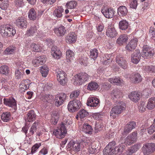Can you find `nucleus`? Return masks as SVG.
I'll use <instances>...</instances> for the list:
<instances>
[{
    "label": "nucleus",
    "mask_w": 155,
    "mask_h": 155,
    "mask_svg": "<svg viewBox=\"0 0 155 155\" xmlns=\"http://www.w3.org/2000/svg\"><path fill=\"white\" fill-rule=\"evenodd\" d=\"M111 95L114 97V99L117 101L116 99L120 98L122 95V93L118 89H115L113 90L111 93Z\"/></svg>",
    "instance_id": "e433bc0d"
},
{
    "label": "nucleus",
    "mask_w": 155,
    "mask_h": 155,
    "mask_svg": "<svg viewBox=\"0 0 155 155\" xmlns=\"http://www.w3.org/2000/svg\"><path fill=\"white\" fill-rule=\"evenodd\" d=\"M112 109L110 112L111 117L114 118L116 115L120 114L125 109V104L122 101H119Z\"/></svg>",
    "instance_id": "f03ea898"
},
{
    "label": "nucleus",
    "mask_w": 155,
    "mask_h": 155,
    "mask_svg": "<svg viewBox=\"0 0 155 155\" xmlns=\"http://www.w3.org/2000/svg\"><path fill=\"white\" fill-rule=\"evenodd\" d=\"M15 24L20 28H26L27 22L26 19L22 17H20L16 19Z\"/></svg>",
    "instance_id": "4468645a"
},
{
    "label": "nucleus",
    "mask_w": 155,
    "mask_h": 155,
    "mask_svg": "<svg viewBox=\"0 0 155 155\" xmlns=\"http://www.w3.org/2000/svg\"><path fill=\"white\" fill-rule=\"evenodd\" d=\"M77 4V2L75 1H72L68 2L66 5L68 8L73 9L76 6Z\"/></svg>",
    "instance_id": "3c124183"
},
{
    "label": "nucleus",
    "mask_w": 155,
    "mask_h": 155,
    "mask_svg": "<svg viewBox=\"0 0 155 155\" xmlns=\"http://www.w3.org/2000/svg\"><path fill=\"white\" fill-rule=\"evenodd\" d=\"M52 117L51 120L53 124H56L59 118V114L56 112H54L53 113Z\"/></svg>",
    "instance_id": "49530a36"
},
{
    "label": "nucleus",
    "mask_w": 155,
    "mask_h": 155,
    "mask_svg": "<svg viewBox=\"0 0 155 155\" xmlns=\"http://www.w3.org/2000/svg\"><path fill=\"white\" fill-rule=\"evenodd\" d=\"M38 122L37 121L35 122L31 127L29 129V133L28 134V136H31L33 135L37 130V126L38 125Z\"/></svg>",
    "instance_id": "c85d7f7f"
},
{
    "label": "nucleus",
    "mask_w": 155,
    "mask_h": 155,
    "mask_svg": "<svg viewBox=\"0 0 155 155\" xmlns=\"http://www.w3.org/2000/svg\"><path fill=\"white\" fill-rule=\"evenodd\" d=\"M76 39V36L74 32L69 34L66 37V41L67 43H71L75 42Z\"/></svg>",
    "instance_id": "393cba45"
},
{
    "label": "nucleus",
    "mask_w": 155,
    "mask_h": 155,
    "mask_svg": "<svg viewBox=\"0 0 155 155\" xmlns=\"http://www.w3.org/2000/svg\"><path fill=\"white\" fill-rule=\"evenodd\" d=\"M54 30L55 34L58 36H62L64 35L66 31L65 28L62 25L55 28Z\"/></svg>",
    "instance_id": "412c9836"
},
{
    "label": "nucleus",
    "mask_w": 155,
    "mask_h": 155,
    "mask_svg": "<svg viewBox=\"0 0 155 155\" xmlns=\"http://www.w3.org/2000/svg\"><path fill=\"white\" fill-rule=\"evenodd\" d=\"M27 81H24L22 82L19 85L20 91L21 92L25 91V90L28 89L29 87V84H26Z\"/></svg>",
    "instance_id": "4c0bfd02"
},
{
    "label": "nucleus",
    "mask_w": 155,
    "mask_h": 155,
    "mask_svg": "<svg viewBox=\"0 0 155 155\" xmlns=\"http://www.w3.org/2000/svg\"><path fill=\"white\" fill-rule=\"evenodd\" d=\"M37 29L35 26L31 27L27 31V34L28 36H32L36 33Z\"/></svg>",
    "instance_id": "09e8293b"
},
{
    "label": "nucleus",
    "mask_w": 155,
    "mask_h": 155,
    "mask_svg": "<svg viewBox=\"0 0 155 155\" xmlns=\"http://www.w3.org/2000/svg\"><path fill=\"white\" fill-rule=\"evenodd\" d=\"M36 115L33 110H31L29 111L27 114V117L25 119L27 122H31L33 121L35 119Z\"/></svg>",
    "instance_id": "bb28decb"
},
{
    "label": "nucleus",
    "mask_w": 155,
    "mask_h": 155,
    "mask_svg": "<svg viewBox=\"0 0 155 155\" xmlns=\"http://www.w3.org/2000/svg\"><path fill=\"white\" fill-rule=\"evenodd\" d=\"M136 126V124L135 122L131 121L128 123L124 127L122 135H127L135 128Z\"/></svg>",
    "instance_id": "f8f14e48"
},
{
    "label": "nucleus",
    "mask_w": 155,
    "mask_h": 155,
    "mask_svg": "<svg viewBox=\"0 0 155 155\" xmlns=\"http://www.w3.org/2000/svg\"><path fill=\"white\" fill-rule=\"evenodd\" d=\"M137 132L135 131L129 135L128 136H129V137H130V138H131L132 140H133L136 142L137 139Z\"/></svg>",
    "instance_id": "0e129e2a"
},
{
    "label": "nucleus",
    "mask_w": 155,
    "mask_h": 155,
    "mask_svg": "<svg viewBox=\"0 0 155 155\" xmlns=\"http://www.w3.org/2000/svg\"><path fill=\"white\" fill-rule=\"evenodd\" d=\"M155 132V126L153 124L148 128V133L151 134Z\"/></svg>",
    "instance_id": "774afa93"
},
{
    "label": "nucleus",
    "mask_w": 155,
    "mask_h": 155,
    "mask_svg": "<svg viewBox=\"0 0 155 155\" xmlns=\"http://www.w3.org/2000/svg\"><path fill=\"white\" fill-rule=\"evenodd\" d=\"M67 132L65 126L64 124H62L60 128H58L53 132V134L58 138L61 139L64 137Z\"/></svg>",
    "instance_id": "423d86ee"
},
{
    "label": "nucleus",
    "mask_w": 155,
    "mask_h": 155,
    "mask_svg": "<svg viewBox=\"0 0 155 155\" xmlns=\"http://www.w3.org/2000/svg\"><path fill=\"white\" fill-rule=\"evenodd\" d=\"M140 51L139 50H137L131 55V61L135 64H137L140 60L141 58Z\"/></svg>",
    "instance_id": "f3484780"
},
{
    "label": "nucleus",
    "mask_w": 155,
    "mask_h": 155,
    "mask_svg": "<svg viewBox=\"0 0 155 155\" xmlns=\"http://www.w3.org/2000/svg\"><path fill=\"white\" fill-rule=\"evenodd\" d=\"M9 71L7 66L3 65L0 67V73L2 74H6L8 73Z\"/></svg>",
    "instance_id": "603ef678"
},
{
    "label": "nucleus",
    "mask_w": 155,
    "mask_h": 155,
    "mask_svg": "<svg viewBox=\"0 0 155 155\" xmlns=\"http://www.w3.org/2000/svg\"><path fill=\"white\" fill-rule=\"evenodd\" d=\"M154 54V51L153 49L149 47L147 45L143 46L141 56L144 58H147L153 56Z\"/></svg>",
    "instance_id": "0eeeda50"
},
{
    "label": "nucleus",
    "mask_w": 155,
    "mask_h": 155,
    "mask_svg": "<svg viewBox=\"0 0 155 155\" xmlns=\"http://www.w3.org/2000/svg\"><path fill=\"white\" fill-rule=\"evenodd\" d=\"M118 13L120 16H124L127 13V10L126 7L124 6L119 7L118 8Z\"/></svg>",
    "instance_id": "72a5a7b5"
},
{
    "label": "nucleus",
    "mask_w": 155,
    "mask_h": 155,
    "mask_svg": "<svg viewBox=\"0 0 155 155\" xmlns=\"http://www.w3.org/2000/svg\"><path fill=\"white\" fill-rule=\"evenodd\" d=\"M4 104L8 107H14L15 108L16 107V101L12 97L8 98H4L3 100Z\"/></svg>",
    "instance_id": "ddd939ff"
},
{
    "label": "nucleus",
    "mask_w": 155,
    "mask_h": 155,
    "mask_svg": "<svg viewBox=\"0 0 155 155\" xmlns=\"http://www.w3.org/2000/svg\"><path fill=\"white\" fill-rule=\"evenodd\" d=\"M140 96L137 92L134 91L129 95L128 97L132 101L136 102L140 99Z\"/></svg>",
    "instance_id": "b1692460"
},
{
    "label": "nucleus",
    "mask_w": 155,
    "mask_h": 155,
    "mask_svg": "<svg viewBox=\"0 0 155 155\" xmlns=\"http://www.w3.org/2000/svg\"><path fill=\"white\" fill-rule=\"evenodd\" d=\"M99 85L98 84L94 82H91L89 83L87 87L88 90L90 91L95 90L98 87Z\"/></svg>",
    "instance_id": "37998d69"
},
{
    "label": "nucleus",
    "mask_w": 155,
    "mask_h": 155,
    "mask_svg": "<svg viewBox=\"0 0 155 155\" xmlns=\"http://www.w3.org/2000/svg\"><path fill=\"white\" fill-rule=\"evenodd\" d=\"M57 73V79L60 84L62 85H64L67 82V78L65 73L63 71L58 70L56 72Z\"/></svg>",
    "instance_id": "6e6552de"
},
{
    "label": "nucleus",
    "mask_w": 155,
    "mask_h": 155,
    "mask_svg": "<svg viewBox=\"0 0 155 155\" xmlns=\"http://www.w3.org/2000/svg\"><path fill=\"white\" fill-rule=\"evenodd\" d=\"M79 94V91L77 90L74 91L71 93L70 97L71 98L73 99H75L78 97Z\"/></svg>",
    "instance_id": "4d7b16f0"
},
{
    "label": "nucleus",
    "mask_w": 155,
    "mask_h": 155,
    "mask_svg": "<svg viewBox=\"0 0 155 155\" xmlns=\"http://www.w3.org/2000/svg\"><path fill=\"white\" fill-rule=\"evenodd\" d=\"M131 81L134 83H138L142 80V78L140 74L137 73L132 74L130 77Z\"/></svg>",
    "instance_id": "6ab92c4d"
},
{
    "label": "nucleus",
    "mask_w": 155,
    "mask_h": 155,
    "mask_svg": "<svg viewBox=\"0 0 155 155\" xmlns=\"http://www.w3.org/2000/svg\"><path fill=\"white\" fill-rule=\"evenodd\" d=\"M28 16L31 20H34L36 18L37 15L35 11L33 8L30 9L29 12Z\"/></svg>",
    "instance_id": "c03bdc74"
},
{
    "label": "nucleus",
    "mask_w": 155,
    "mask_h": 155,
    "mask_svg": "<svg viewBox=\"0 0 155 155\" xmlns=\"http://www.w3.org/2000/svg\"><path fill=\"white\" fill-rule=\"evenodd\" d=\"M66 58L68 62H70L74 58V54L71 50H69L66 51Z\"/></svg>",
    "instance_id": "2f4dec72"
},
{
    "label": "nucleus",
    "mask_w": 155,
    "mask_h": 155,
    "mask_svg": "<svg viewBox=\"0 0 155 155\" xmlns=\"http://www.w3.org/2000/svg\"><path fill=\"white\" fill-rule=\"evenodd\" d=\"M53 97L50 94H43L41 98L43 104L47 105L48 104L51 103L53 100Z\"/></svg>",
    "instance_id": "a211bd4d"
},
{
    "label": "nucleus",
    "mask_w": 155,
    "mask_h": 155,
    "mask_svg": "<svg viewBox=\"0 0 155 155\" xmlns=\"http://www.w3.org/2000/svg\"><path fill=\"white\" fill-rule=\"evenodd\" d=\"M63 12L64 10L62 7H58L54 10L53 15L57 18H60L62 16V13Z\"/></svg>",
    "instance_id": "c9c22d12"
},
{
    "label": "nucleus",
    "mask_w": 155,
    "mask_h": 155,
    "mask_svg": "<svg viewBox=\"0 0 155 155\" xmlns=\"http://www.w3.org/2000/svg\"><path fill=\"white\" fill-rule=\"evenodd\" d=\"M108 81L112 84L116 85H120L123 82L122 80L120 78H109Z\"/></svg>",
    "instance_id": "58836bf2"
},
{
    "label": "nucleus",
    "mask_w": 155,
    "mask_h": 155,
    "mask_svg": "<svg viewBox=\"0 0 155 155\" xmlns=\"http://www.w3.org/2000/svg\"><path fill=\"white\" fill-rule=\"evenodd\" d=\"M75 84L81 85L82 83L87 81L89 78V76L86 73H81L76 75L75 76Z\"/></svg>",
    "instance_id": "39448f33"
},
{
    "label": "nucleus",
    "mask_w": 155,
    "mask_h": 155,
    "mask_svg": "<svg viewBox=\"0 0 155 155\" xmlns=\"http://www.w3.org/2000/svg\"><path fill=\"white\" fill-rule=\"evenodd\" d=\"M81 104L79 100H74L70 101L68 105V108L71 112H75L81 107Z\"/></svg>",
    "instance_id": "7ed1b4c3"
},
{
    "label": "nucleus",
    "mask_w": 155,
    "mask_h": 155,
    "mask_svg": "<svg viewBox=\"0 0 155 155\" xmlns=\"http://www.w3.org/2000/svg\"><path fill=\"white\" fill-rule=\"evenodd\" d=\"M1 83L2 84V88L6 91L9 89V86L8 85V83L5 80H3L1 81Z\"/></svg>",
    "instance_id": "e2e57ef3"
},
{
    "label": "nucleus",
    "mask_w": 155,
    "mask_h": 155,
    "mask_svg": "<svg viewBox=\"0 0 155 155\" xmlns=\"http://www.w3.org/2000/svg\"><path fill=\"white\" fill-rule=\"evenodd\" d=\"M146 106H145V103L143 101L141 102L138 107V109L140 112L145 111Z\"/></svg>",
    "instance_id": "5fc2aeb1"
},
{
    "label": "nucleus",
    "mask_w": 155,
    "mask_h": 155,
    "mask_svg": "<svg viewBox=\"0 0 155 155\" xmlns=\"http://www.w3.org/2000/svg\"><path fill=\"white\" fill-rule=\"evenodd\" d=\"M99 103V100L97 98L91 97L87 101V104L88 106L91 107H96L98 106Z\"/></svg>",
    "instance_id": "4be33fe9"
},
{
    "label": "nucleus",
    "mask_w": 155,
    "mask_h": 155,
    "mask_svg": "<svg viewBox=\"0 0 155 155\" xmlns=\"http://www.w3.org/2000/svg\"><path fill=\"white\" fill-rule=\"evenodd\" d=\"M31 47L34 51L38 52L40 51V48L38 44L32 43L31 45Z\"/></svg>",
    "instance_id": "6e6d98bb"
},
{
    "label": "nucleus",
    "mask_w": 155,
    "mask_h": 155,
    "mask_svg": "<svg viewBox=\"0 0 155 155\" xmlns=\"http://www.w3.org/2000/svg\"><path fill=\"white\" fill-rule=\"evenodd\" d=\"M142 149L144 155H149L155 151V143H145L143 145Z\"/></svg>",
    "instance_id": "20e7f679"
},
{
    "label": "nucleus",
    "mask_w": 155,
    "mask_h": 155,
    "mask_svg": "<svg viewBox=\"0 0 155 155\" xmlns=\"http://www.w3.org/2000/svg\"><path fill=\"white\" fill-rule=\"evenodd\" d=\"M102 13L107 18H112L114 15V11L111 8L106 7L102 8L101 10Z\"/></svg>",
    "instance_id": "9d476101"
},
{
    "label": "nucleus",
    "mask_w": 155,
    "mask_h": 155,
    "mask_svg": "<svg viewBox=\"0 0 155 155\" xmlns=\"http://www.w3.org/2000/svg\"><path fill=\"white\" fill-rule=\"evenodd\" d=\"M92 128L91 126L87 123H85L83 125V131L85 133L91 134Z\"/></svg>",
    "instance_id": "a19ab883"
},
{
    "label": "nucleus",
    "mask_w": 155,
    "mask_h": 155,
    "mask_svg": "<svg viewBox=\"0 0 155 155\" xmlns=\"http://www.w3.org/2000/svg\"><path fill=\"white\" fill-rule=\"evenodd\" d=\"M51 53L53 57L56 59H59L62 55L59 49L56 46H54L52 47Z\"/></svg>",
    "instance_id": "2eb2a0df"
},
{
    "label": "nucleus",
    "mask_w": 155,
    "mask_h": 155,
    "mask_svg": "<svg viewBox=\"0 0 155 155\" xmlns=\"http://www.w3.org/2000/svg\"><path fill=\"white\" fill-rule=\"evenodd\" d=\"M98 148L96 145L93 144L89 146L88 151L90 154H94L97 152V148Z\"/></svg>",
    "instance_id": "de8ad7c7"
},
{
    "label": "nucleus",
    "mask_w": 155,
    "mask_h": 155,
    "mask_svg": "<svg viewBox=\"0 0 155 155\" xmlns=\"http://www.w3.org/2000/svg\"><path fill=\"white\" fill-rule=\"evenodd\" d=\"M83 142L79 143L76 141H71L68 143V147L70 148L71 150L76 152L80 151L82 147V144Z\"/></svg>",
    "instance_id": "1a4fd4ad"
},
{
    "label": "nucleus",
    "mask_w": 155,
    "mask_h": 155,
    "mask_svg": "<svg viewBox=\"0 0 155 155\" xmlns=\"http://www.w3.org/2000/svg\"><path fill=\"white\" fill-rule=\"evenodd\" d=\"M146 69V71L151 72H155V66L150 65L147 66Z\"/></svg>",
    "instance_id": "338daca9"
},
{
    "label": "nucleus",
    "mask_w": 155,
    "mask_h": 155,
    "mask_svg": "<svg viewBox=\"0 0 155 155\" xmlns=\"http://www.w3.org/2000/svg\"><path fill=\"white\" fill-rule=\"evenodd\" d=\"M98 50L96 49H93L90 50L89 56L90 58L95 60L98 55Z\"/></svg>",
    "instance_id": "ea45409f"
},
{
    "label": "nucleus",
    "mask_w": 155,
    "mask_h": 155,
    "mask_svg": "<svg viewBox=\"0 0 155 155\" xmlns=\"http://www.w3.org/2000/svg\"><path fill=\"white\" fill-rule=\"evenodd\" d=\"M103 125L101 124V123H97L95 124V130L96 132H98L99 131L102 130L103 127Z\"/></svg>",
    "instance_id": "bf43d9fd"
},
{
    "label": "nucleus",
    "mask_w": 155,
    "mask_h": 155,
    "mask_svg": "<svg viewBox=\"0 0 155 155\" xmlns=\"http://www.w3.org/2000/svg\"><path fill=\"white\" fill-rule=\"evenodd\" d=\"M140 147V144H135L131 146L128 150V153L129 155H131L138 150Z\"/></svg>",
    "instance_id": "473e14b6"
},
{
    "label": "nucleus",
    "mask_w": 155,
    "mask_h": 155,
    "mask_svg": "<svg viewBox=\"0 0 155 155\" xmlns=\"http://www.w3.org/2000/svg\"><path fill=\"white\" fill-rule=\"evenodd\" d=\"M24 74L23 71H20L19 70H17L15 71V77L17 79H21L22 77Z\"/></svg>",
    "instance_id": "13d9d810"
},
{
    "label": "nucleus",
    "mask_w": 155,
    "mask_h": 155,
    "mask_svg": "<svg viewBox=\"0 0 155 155\" xmlns=\"http://www.w3.org/2000/svg\"><path fill=\"white\" fill-rule=\"evenodd\" d=\"M147 107L149 110L152 109L155 107V97H151L148 100Z\"/></svg>",
    "instance_id": "c756f323"
},
{
    "label": "nucleus",
    "mask_w": 155,
    "mask_h": 155,
    "mask_svg": "<svg viewBox=\"0 0 155 155\" xmlns=\"http://www.w3.org/2000/svg\"><path fill=\"white\" fill-rule=\"evenodd\" d=\"M78 112L80 119L84 118L89 115L88 113L84 109L80 110Z\"/></svg>",
    "instance_id": "8fccbe9b"
},
{
    "label": "nucleus",
    "mask_w": 155,
    "mask_h": 155,
    "mask_svg": "<svg viewBox=\"0 0 155 155\" xmlns=\"http://www.w3.org/2000/svg\"><path fill=\"white\" fill-rule=\"evenodd\" d=\"M14 3L17 7H22L24 5L23 0H15Z\"/></svg>",
    "instance_id": "680f3d73"
},
{
    "label": "nucleus",
    "mask_w": 155,
    "mask_h": 155,
    "mask_svg": "<svg viewBox=\"0 0 155 155\" xmlns=\"http://www.w3.org/2000/svg\"><path fill=\"white\" fill-rule=\"evenodd\" d=\"M135 142L134 140H132L130 137H129V136H128L125 139V140L124 143L126 145H129Z\"/></svg>",
    "instance_id": "864d4df0"
},
{
    "label": "nucleus",
    "mask_w": 155,
    "mask_h": 155,
    "mask_svg": "<svg viewBox=\"0 0 155 155\" xmlns=\"http://www.w3.org/2000/svg\"><path fill=\"white\" fill-rule=\"evenodd\" d=\"M137 41L138 40L137 38L131 39L126 46V49L128 51L134 49L137 46Z\"/></svg>",
    "instance_id": "aec40b11"
},
{
    "label": "nucleus",
    "mask_w": 155,
    "mask_h": 155,
    "mask_svg": "<svg viewBox=\"0 0 155 155\" xmlns=\"http://www.w3.org/2000/svg\"><path fill=\"white\" fill-rule=\"evenodd\" d=\"M37 59L40 65H42L46 61V58L45 56L42 55L37 57Z\"/></svg>",
    "instance_id": "052dcab7"
},
{
    "label": "nucleus",
    "mask_w": 155,
    "mask_h": 155,
    "mask_svg": "<svg viewBox=\"0 0 155 155\" xmlns=\"http://www.w3.org/2000/svg\"><path fill=\"white\" fill-rule=\"evenodd\" d=\"M48 71V68L46 65H44L42 67H41L40 72L43 77H46L47 76Z\"/></svg>",
    "instance_id": "a18cd8bd"
},
{
    "label": "nucleus",
    "mask_w": 155,
    "mask_h": 155,
    "mask_svg": "<svg viewBox=\"0 0 155 155\" xmlns=\"http://www.w3.org/2000/svg\"><path fill=\"white\" fill-rule=\"evenodd\" d=\"M129 26L128 22L125 20H123L119 22V28L122 30H125Z\"/></svg>",
    "instance_id": "f704fd0d"
},
{
    "label": "nucleus",
    "mask_w": 155,
    "mask_h": 155,
    "mask_svg": "<svg viewBox=\"0 0 155 155\" xmlns=\"http://www.w3.org/2000/svg\"><path fill=\"white\" fill-rule=\"evenodd\" d=\"M116 61L119 66L125 69L127 67V63L125 58L121 56H117L116 58Z\"/></svg>",
    "instance_id": "9b49d317"
},
{
    "label": "nucleus",
    "mask_w": 155,
    "mask_h": 155,
    "mask_svg": "<svg viewBox=\"0 0 155 155\" xmlns=\"http://www.w3.org/2000/svg\"><path fill=\"white\" fill-rule=\"evenodd\" d=\"M2 120L4 122H8L11 119V116L10 112H6L3 113L1 115Z\"/></svg>",
    "instance_id": "7c9ffc66"
},
{
    "label": "nucleus",
    "mask_w": 155,
    "mask_h": 155,
    "mask_svg": "<svg viewBox=\"0 0 155 155\" xmlns=\"http://www.w3.org/2000/svg\"><path fill=\"white\" fill-rule=\"evenodd\" d=\"M114 150H113L110 148L106 147L103 150L104 155H114L115 154Z\"/></svg>",
    "instance_id": "79ce46f5"
},
{
    "label": "nucleus",
    "mask_w": 155,
    "mask_h": 155,
    "mask_svg": "<svg viewBox=\"0 0 155 155\" xmlns=\"http://www.w3.org/2000/svg\"><path fill=\"white\" fill-rule=\"evenodd\" d=\"M103 115V114L101 113H96L92 114V117L95 119H98L101 117V116Z\"/></svg>",
    "instance_id": "69168bd1"
},
{
    "label": "nucleus",
    "mask_w": 155,
    "mask_h": 155,
    "mask_svg": "<svg viewBox=\"0 0 155 155\" xmlns=\"http://www.w3.org/2000/svg\"><path fill=\"white\" fill-rule=\"evenodd\" d=\"M66 95L64 93H62L60 95H58L55 97V105L58 107L61 105L66 100Z\"/></svg>",
    "instance_id": "dca6fc26"
},
{
    "label": "nucleus",
    "mask_w": 155,
    "mask_h": 155,
    "mask_svg": "<svg viewBox=\"0 0 155 155\" xmlns=\"http://www.w3.org/2000/svg\"><path fill=\"white\" fill-rule=\"evenodd\" d=\"M15 33V30L12 26L7 25L1 26L0 34L3 37H12Z\"/></svg>",
    "instance_id": "f257e3e1"
},
{
    "label": "nucleus",
    "mask_w": 155,
    "mask_h": 155,
    "mask_svg": "<svg viewBox=\"0 0 155 155\" xmlns=\"http://www.w3.org/2000/svg\"><path fill=\"white\" fill-rule=\"evenodd\" d=\"M128 39V37L127 35L123 34L119 37L116 42L117 44L120 45H123L127 42Z\"/></svg>",
    "instance_id": "5701e85b"
},
{
    "label": "nucleus",
    "mask_w": 155,
    "mask_h": 155,
    "mask_svg": "<svg viewBox=\"0 0 155 155\" xmlns=\"http://www.w3.org/2000/svg\"><path fill=\"white\" fill-rule=\"evenodd\" d=\"M125 145L122 143L120 144L115 147L114 152L115 154L120 155L125 149Z\"/></svg>",
    "instance_id": "cd10ccee"
},
{
    "label": "nucleus",
    "mask_w": 155,
    "mask_h": 155,
    "mask_svg": "<svg viewBox=\"0 0 155 155\" xmlns=\"http://www.w3.org/2000/svg\"><path fill=\"white\" fill-rule=\"evenodd\" d=\"M117 33L114 28H109L106 30V35L108 37L113 38L116 37Z\"/></svg>",
    "instance_id": "a878e982"
}]
</instances>
